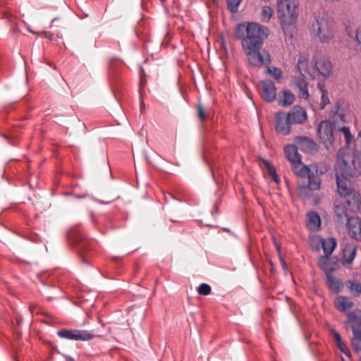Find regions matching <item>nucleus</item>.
<instances>
[{"label":"nucleus","instance_id":"nucleus-1","mask_svg":"<svg viewBox=\"0 0 361 361\" xmlns=\"http://www.w3.org/2000/svg\"><path fill=\"white\" fill-rule=\"evenodd\" d=\"M348 149H340L337 152L335 171L345 173L351 176H358L361 174V131L359 132L355 140L353 159L349 162L350 157Z\"/></svg>","mask_w":361,"mask_h":361},{"label":"nucleus","instance_id":"nucleus-2","mask_svg":"<svg viewBox=\"0 0 361 361\" xmlns=\"http://www.w3.org/2000/svg\"><path fill=\"white\" fill-rule=\"evenodd\" d=\"M235 37L241 40L242 47H262L269 35V30L256 23L238 24L235 30Z\"/></svg>","mask_w":361,"mask_h":361},{"label":"nucleus","instance_id":"nucleus-3","mask_svg":"<svg viewBox=\"0 0 361 361\" xmlns=\"http://www.w3.org/2000/svg\"><path fill=\"white\" fill-rule=\"evenodd\" d=\"M337 183V192L343 199V203L349 212L355 214L361 209V196L360 193L350 186V175L345 173L335 171Z\"/></svg>","mask_w":361,"mask_h":361},{"label":"nucleus","instance_id":"nucleus-4","mask_svg":"<svg viewBox=\"0 0 361 361\" xmlns=\"http://www.w3.org/2000/svg\"><path fill=\"white\" fill-rule=\"evenodd\" d=\"M312 32L317 40L321 43H329L336 33L335 23L327 13H320L314 18Z\"/></svg>","mask_w":361,"mask_h":361},{"label":"nucleus","instance_id":"nucleus-5","mask_svg":"<svg viewBox=\"0 0 361 361\" xmlns=\"http://www.w3.org/2000/svg\"><path fill=\"white\" fill-rule=\"evenodd\" d=\"M276 13L282 27L295 24L300 13L299 0H277Z\"/></svg>","mask_w":361,"mask_h":361},{"label":"nucleus","instance_id":"nucleus-6","mask_svg":"<svg viewBox=\"0 0 361 361\" xmlns=\"http://www.w3.org/2000/svg\"><path fill=\"white\" fill-rule=\"evenodd\" d=\"M247 56V61L252 66H262L269 64L271 61L269 54L266 50H262V47H242Z\"/></svg>","mask_w":361,"mask_h":361},{"label":"nucleus","instance_id":"nucleus-7","mask_svg":"<svg viewBox=\"0 0 361 361\" xmlns=\"http://www.w3.org/2000/svg\"><path fill=\"white\" fill-rule=\"evenodd\" d=\"M297 66L302 77L313 79L318 78V71L316 69L315 63H313V56L310 59L301 55L298 59Z\"/></svg>","mask_w":361,"mask_h":361},{"label":"nucleus","instance_id":"nucleus-8","mask_svg":"<svg viewBox=\"0 0 361 361\" xmlns=\"http://www.w3.org/2000/svg\"><path fill=\"white\" fill-rule=\"evenodd\" d=\"M313 63L318 71V78H329L332 73V64L329 59L322 52H316L313 55Z\"/></svg>","mask_w":361,"mask_h":361},{"label":"nucleus","instance_id":"nucleus-9","mask_svg":"<svg viewBox=\"0 0 361 361\" xmlns=\"http://www.w3.org/2000/svg\"><path fill=\"white\" fill-rule=\"evenodd\" d=\"M57 335L63 338L73 341H90L94 336L86 330L80 329H61L57 332Z\"/></svg>","mask_w":361,"mask_h":361},{"label":"nucleus","instance_id":"nucleus-10","mask_svg":"<svg viewBox=\"0 0 361 361\" xmlns=\"http://www.w3.org/2000/svg\"><path fill=\"white\" fill-rule=\"evenodd\" d=\"M333 119L335 122H347L350 119V109L348 103L338 100L332 109Z\"/></svg>","mask_w":361,"mask_h":361},{"label":"nucleus","instance_id":"nucleus-11","mask_svg":"<svg viewBox=\"0 0 361 361\" xmlns=\"http://www.w3.org/2000/svg\"><path fill=\"white\" fill-rule=\"evenodd\" d=\"M317 135L321 142L326 148L332 144L334 140V130L332 124L328 121H322L319 126Z\"/></svg>","mask_w":361,"mask_h":361},{"label":"nucleus","instance_id":"nucleus-12","mask_svg":"<svg viewBox=\"0 0 361 361\" xmlns=\"http://www.w3.org/2000/svg\"><path fill=\"white\" fill-rule=\"evenodd\" d=\"M292 123L285 112H278L276 114V130L283 135H287L290 132Z\"/></svg>","mask_w":361,"mask_h":361},{"label":"nucleus","instance_id":"nucleus-13","mask_svg":"<svg viewBox=\"0 0 361 361\" xmlns=\"http://www.w3.org/2000/svg\"><path fill=\"white\" fill-rule=\"evenodd\" d=\"M262 97L267 102H272L276 97V89L271 80H264L262 82Z\"/></svg>","mask_w":361,"mask_h":361},{"label":"nucleus","instance_id":"nucleus-14","mask_svg":"<svg viewBox=\"0 0 361 361\" xmlns=\"http://www.w3.org/2000/svg\"><path fill=\"white\" fill-rule=\"evenodd\" d=\"M318 266L322 269L326 275L331 274L332 271L337 269L338 260L336 258H330L329 256L323 255L318 259Z\"/></svg>","mask_w":361,"mask_h":361},{"label":"nucleus","instance_id":"nucleus-15","mask_svg":"<svg viewBox=\"0 0 361 361\" xmlns=\"http://www.w3.org/2000/svg\"><path fill=\"white\" fill-rule=\"evenodd\" d=\"M349 235L361 242V219L358 217H351L347 223Z\"/></svg>","mask_w":361,"mask_h":361},{"label":"nucleus","instance_id":"nucleus-16","mask_svg":"<svg viewBox=\"0 0 361 361\" xmlns=\"http://www.w3.org/2000/svg\"><path fill=\"white\" fill-rule=\"evenodd\" d=\"M286 114L292 125L302 124L307 119L306 111L299 106L293 107V109Z\"/></svg>","mask_w":361,"mask_h":361},{"label":"nucleus","instance_id":"nucleus-17","mask_svg":"<svg viewBox=\"0 0 361 361\" xmlns=\"http://www.w3.org/2000/svg\"><path fill=\"white\" fill-rule=\"evenodd\" d=\"M357 247L353 243H346L343 249L342 264L344 266L350 265L356 255Z\"/></svg>","mask_w":361,"mask_h":361},{"label":"nucleus","instance_id":"nucleus-18","mask_svg":"<svg viewBox=\"0 0 361 361\" xmlns=\"http://www.w3.org/2000/svg\"><path fill=\"white\" fill-rule=\"evenodd\" d=\"M298 147L302 152L312 153L317 149L316 143L311 139L306 137H298L296 138Z\"/></svg>","mask_w":361,"mask_h":361},{"label":"nucleus","instance_id":"nucleus-19","mask_svg":"<svg viewBox=\"0 0 361 361\" xmlns=\"http://www.w3.org/2000/svg\"><path fill=\"white\" fill-rule=\"evenodd\" d=\"M354 305L353 302L348 297L338 296L334 300L335 307L341 312H345Z\"/></svg>","mask_w":361,"mask_h":361},{"label":"nucleus","instance_id":"nucleus-20","mask_svg":"<svg viewBox=\"0 0 361 361\" xmlns=\"http://www.w3.org/2000/svg\"><path fill=\"white\" fill-rule=\"evenodd\" d=\"M326 286L331 291L336 293L341 292L343 288V286H345V283H343L341 280L334 276L332 274H328V275H326Z\"/></svg>","mask_w":361,"mask_h":361},{"label":"nucleus","instance_id":"nucleus-21","mask_svg":"<svg viewBox=\"0 0 361 361\" xmlns=\"http://www.w3.org/2000/svg\"><path fill=\"white\" fill-rule=\"evenodd\" d=\"M298 146L295 145H288L284 147L286 158L291 162L292 165L301 161V157L298 152Z\"/></svg>","mask_w":361,"mask_h":361},{"label":"nucleus","instance_id":"nucleus-22","mask_svg":"<svg viewBox=\"0 0 361 361\" xmlns=\"http://www.w3.org/2000/svg\"><path fill=\"white\" fill-rule=\"evenodd\" d=\"M334 211L336 216L337 217V219L340 223H348V219H351V217H350L349 215L350 212L348 210V207L343 202L340 204L336 205Z\"/></svg>","mask_w":361,"mask_h":361},{"label":"nucleus","instance_id":"nucleus-23","mask_svg":"<svg viewBox=\"0 0 361 361\" xmlns=\"http://www.w3.org/2000/svg\"><path fill=\"white\" fill-rule=\"evenodd\" d=\"M295 84L298 90V97L301 99H307L310 96L308 82L302 78H297L295 80Z\"/></svg>","mask_w":361,"mask_h":361},{"label":"nucleus","instance_id":"nucleus-24","mask_svg":"<svg viewBox=\"0 0 361 361\" xmlns=\"http://www.w3.org/2000/svg\"><path fill=\"white\" fill-rule=\"evenodd\" d=\"M307 225L311 230H317L320 228L321 219L317 212L314 211L308 212Z\"/></svg>","mask_w":361,"mask_h":361},{"label":"nucleus","instance_id":"nucleus-25","mask_svg":"<svg viewBox=\"0 0 361 361\" xmlns=\"http://www.w3.org/2000/svg\"><path fill=\"white\" fill-rule=\"evenodd\" d=\"M337 245L336 240L334 238H322V248L324 255L330 256Z\"/></svg>","mask_w":361,"mask_h":361},{"label":"nucleus","instance_id":"nucleus-26","mask_svg":"<svg viewBox=\"0 0 361 361\" xmlns=\"http://www.w3.org/2000/svg\"><path fill=\"white\" fill-rule=\"evenodd\" d=\"M292 169L294 173L299 177L308 176L310 173V169L307 166L303 165L301 161L293 164Z\"/></svg>","mask_w":361,"mask_h":361},{"label":"nucleus","instance_id":"nucleus-27","mask_svg":"<svg viewBox=\"0 0 361 361\" xmlns=\"http://www.w3.org/2000/svg\"><path fill=\"white\" fill-rule=\"evenodd\" d=\"M281 94L282 95L280 97L279 100V104L281 106H288L295 102V96L289 90H283Z\"/></svg>","mask_w":361,"mask_h":361},{"label":"nucleus","instance_id":"nucleus-28","mask_svg":"<svg viewBox=\"0 0 361 361\" xmlns=\"http://www.w3.org/2000/svg\"><path fill=\"white\" fill-rule=\"evenodd\" d=\"M345 286L353 295L357 297L361 294V283L360 282L348 280L345 282Z\"/></svg>","mask_w":361,"mask_h":361},{"label":"nucleus","instance_id":"nucleus-29","mask_svg":"<svg viewBox=\"0 0 361 361\" xmlns=\"http://www.w3.org/2000/svg\"><path fill=\"white\" fill-rule=\"evenodd\" d=\"M317 88L319 90L322 94L320 108L323 109L328 104L330 103V100L328 96V92L325 89L324 84L322 82H319L317 84Z\"/></svg>","mask_w":361,"mask_h":361},{"label":"nucleus","instance_id":"nucleus-30","mask_svg":"<svg viewBox=\"0 0 361 361\" xmlns=\"http://www.w3.org/2000/svg\"><path fill=\"white\" fill-rule=\"evenodd\" d=\"M274 15V10L269 6H264L262 8L260 20L263 23H268Z\"/></svg>","mask_w":361,"mask_h":361},{"label":"nucleus","instance_id":"nucleus-31","mask_svg":"<svg viewBox=\"0 0 361 361\" xmlns=\"http://www.w3.org/2000/svg\"><path fill=\"white\" fill-rule=\"evenodd\" d=\"M321 187V179L312 173L308 176V188L312 190H319Z\"/></svg>","mask_w":361,"mask_h":361},{"label":"nucleus","instance_id":"nucleus-32","mask_svg":"<svg viewBox=\"0 0 361 361\" xmlns=\"http://www.w3.org/2000/svg\"><path fill=\"white\" fill-rule=\"evenodd\" d=\"M346 323L361 325V310L349 313Z\"/></svg>","mask_w":361,"mask_h":361},{"label":"nucleus","instance_id":"nucleus-33","mask_svg":"<svg viewBox=\"0 0 361 361\" xmlns=\"http://www.w3.org/2000/svg\"><path fill=\"white\" fill-rule=\"evenodd\" d=\"M267 72L277 81H280V80L283 78L282 71L276 67H267Z\"/></svg>","mask_w":361,"mask_h":361},{"label":"nucleus","instance_id":"nucleus-34","mask_svg":"<svg viewBox=\"0 0 361 361\" xmlns=\"http://www.w3.org/2000/svg\"><path fill=\"white\" fill-rule=\"evenodd\" d=\"M264 162L267 166V169L270 176L273 178V180L276 183H279L280 179L279 178V177L277 176L275 168L271 164H269L267 161L264 160Z\"/></svg>","mask_w":361,"mask_h":361},{"label":"nucleus","instance_id":"nucleus-35","mask_svg":"<svg viewBox=\"0 0 361 361\" xmlns=\"http://www.w3.org/2000/svg\"><path fill=\"white\" fill-rule=\"evenodd\" d=\"M322 238H322L319 235L313 236L310 239V245H311L312 248L314 250H319L320 247H322Z\"/></svg>","mask_w":361,"mask_h":361},{"label":"nucleus","instance_id":"nucleus-36","mask_svg":"<svg viewBox=\"0 0 361 361\" xmlns=\"http://www.w3.org/2000/svg\"><path fill=\"white\" fill-rule=\"evenodd\" d=\"M228 8L231 13H235L238 11V6L241 0H226Z\"/></svg>","mask_w":361,"mask_h":361},{"label":"nucleus","instance_id":"nucleus-37","mask_svg":"<svg viewBox=\"0 0 361 361\" xmlns=\"http://www.w3.org/2000/svg\"><path fill=\"white\" fill-rule=\"evenodd\" d=\"M197 292L202 295H208L211 293V287L207 283H202L197 288Z\"/></svg>","mask_w":361,"mask_h":361},{"label":"nucleus","instance_id":"nucleus-38","mask_svg":"<svg viewBox=\"0 0 361 361\" xmlns=\"http://www.w3.org/2000/svg\"><path fill=\"white\" fill-rule=\"evenodd\" d=\"M340 131L343 133L345 137L346 145H349L350 141L353 140V136L349 128L347 127H342L340 128Z\"/></svg>","mask_w":361,"mask_h":361},{"label":"nucleus","instance_id":"nucleus-39","mask_svg":"<svg viewBox=\"0 0 361 361\" xmlns=\"http://www.w3.org/2000/svg\"><path fill=\"white\" fill-rule=\"evenodd\" d=\"M355 39L357 42L358 48L361 49V22L357 27Z\"/></svg>","mask_w":361,"mask_h":361},{"label":"nucleus","instance_id":"nucleus-40","mask_svg":"<svg viewBox=\"0 0 361 361\" xmlns=\"http://www.w3.org/2000/svg\"><path fill=\"white\" fill-rule=\"evenodd\" d=\"M198 116L201 120H205L208 118V114L203 110L202 106L200 103L198 104Z\"/></svg>","mask_w":361,"mask_h":361},{"label":"nucleus","instance_id":"nucleus-41","mask_svg":"<svg viewBox=\"0 0 361 361\" xmlns=\"http://www.w3.org/2000/svg\"><path fill=\"white\" fill-rule=\"evenodd\" d=\"M337 346L342 353L345 354L347 356L350 357V350H348L347 345L343 341L340 343H338Z\"/></svg>","mask_w":361,"mask_h":361},{"label":"nucleus","instance_id":"nucleus-42","mask_svg":"<svg viewBox=\"0 0 361 361\" xmlns=\"http://www.w3.org/2000/svg\"><path fill=\"white\" fill-rule=\"evenodd\" d=\"M352 345L356 350H361V339L353 338Z\"/></svg>","mask_w":361,"mask_h":361},{"label":"nucleus","instance_id":"nucleus-43","mask_svg":"<svg viewBox=\"0 0 361 361\" xmlns=\"http://www.w3.org/2000/svg\"><path fill=\"white\" fill-rule=\"evenodd\" d=\"M331 335L334 337L336 344L340 343H341L343 341L341 340V337L340 334L337 331H336L335 330L332 329L331 331Z\"/></svg>","mask_w":361,"mask_h":361},{"label":"nucleus","instance_id":"nucleus-44","mask_svg":"<svg viewBox=\"0 0 361 361\" xmlns=\"http://www.w3.org/2000/svg\"><path fill=\"white\" fill-rule=\"evenodd\" d=\"M328 171V167L326 165H320L319 166H317L316 172L319 174H324Z\"/></svg>","mask_w":361,"mask_h":361},{"label":"nucleus","instance_id":"nucleus-45","mask_svg":"<svg viewBox=\"0 0 361 361\" xmlns=\"http://www.w3.org/2000/svg\"><path fill=\"white\" fill-rule=\"evenodd\" d=\"M352 331L353 333V338L361 339V328L352 326Z\"/></svg>","mask_w":361,"mask_h":361},{"label":"nucleus","instance_id":"nucleus-46","mask_svg":"<svg viewBox=\"0 0 361 361\" xmlns=\"http://www.w3.org/2000/svg\"><path fill=\"white\" fill-rule=\"evenodd\" d=\"M279 258H280V262H281L282 267L283 268V269L285 271L287 270L288 266H287V264H286L285 259L283 258H282L281 256H279Z\"/></svg>","mask_w":361,"mask_h":361},{"label":"nucleus","instance_id":"nucleus-47","mask_svg":"<svg viewBox=\"0 0 361 361\" xmlns=\"http://www.w3.org/2000/svg\"><path fill=\"white\" fill-rule=\"evenodd\" d=\"M140 86L141 87H143L144 86V84H145V81H144V79H143V75H144V72H143V69L142 68H140Z\"/></svg>","mask_w":361,"mask_h":361},{"label":"nucleus","instance_id":"nucleus-48","mask_svg":"<svg viewBox=\"0 0 361 361\" xmlns=\"http://www.w3.org/2000/svg\"><path fill=\"white\" fill-rule=\"evenodd\" d=\"M66 361H75V360L71 357H68L66 360Z\"/></svg>","mask_w":361,"mask_h":361},{"label":"nucleus","instance_id":"nucleus-49","mask_svg":"<svg viewBox=\"0 0 361 361\" xmlns=\"http://www.w3.org/2000/svg\"><path fill=\"white\" fill-rule=\"evenodd\" d=\"M276 247L277 250L279 252V250H280L279 245L276 244Z\"/></svg>","mask_w":361,"mask_h":361},{"label":"nucleus","instance_id":"nucleus-50","mask_svg":"<svg viewBox=\"0 0 361 361\" xmlns=\"http://www.w3.org/2000/svg\"><path fill=\"white\" fill-rule=\"evenodd\" d=\"M142 108H144V106H142V104L140 103V109H142Z\"/></svg>","mask_w":361,"mask_h":361},{"label":"nucleus","instance_id":"nucleus-51","mask_svg":"<svg viewBox=\"0 0 361 361\" xmlns=\"http://www.w3.org/2000/svg\"><path fill=\"white\" fill-rule=\"evenodd\" d=\"M142 108H144V106H142V104L140 103V109H142Z\"/></svg>","mask_w":361,"mask_h":361},{"label":"nucleus","instance_id":"nucleus-52","mask_svg":"<svg viewBox=\"0 0 361 361\" xmlns=\"http://www.w3.org/2000/svg\"><path fill=\"white\" fill-rule=\"evenodd\" d=\"M359 361H361V357L360 358V360Z\"/></svg>","mask_w":361,"mask_h":361}]
</instances>
